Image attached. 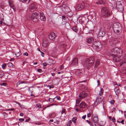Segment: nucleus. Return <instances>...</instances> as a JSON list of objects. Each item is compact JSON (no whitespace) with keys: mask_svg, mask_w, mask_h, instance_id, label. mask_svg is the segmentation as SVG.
<instances>
[{"mask_svg":"<svg viewBox=\"0 0 126 126\" xmlns=\"http://www.w3.org/2000/svg\"><path fill=\"white\" fill-rule=\"evenodd\" d=\"M96 3L98 5L104 4L105 3L104 1H103L102 0H101L98 1L97 2H96Z\"/></svg>","mask_w":126,"mask_h":126,"instance_id":"obj_25","label":"nucleus"},{"mask_svg":"<svg viewBox=\"0 0 126 126\" xmlns=\"http://www.w3.org/2000/svg\"><path fill=\"white\" fill-rule=\"evenodd\" d=\"M77 119L76 117H74L72 119V121L74 123H75Z\"/></svg>","mask_w":126,"mask_h":126,"instance_id":"obj_36","label":"nucleus"},{"mask_svg":"<svg viewBox=\"0 0 126 126\" xmlns=\"http://www.w3.org/2000/svg\"><path fill=\"white\" fill-rule=\"evenodd\" d=\"M112 28L115 33H119L121 32L122 27L119 23H114L113 24Z\"/></svg>","mask_w":126,"mask_h":126,"instance_id":"obj_1","label":"nucleus"},{"mask_svg":"<svg viewBox=\"0 0 126 126\" xmlns=\"http://www.w3.org/2000/svg\"><path fill=\"white\" fill-rule=\"evenodd\" d=\"M20 1H22V2H26L28 0H19Z\"/></svg>","mask_w":126,"mask_h":126,"instance_id":"obj_51","label":"nucleus"},{"mask_svg":"<svg viewBox=\"0 0 126 126\" xmlns=\"http://www.w3.org/2000/svg\"><path fill=\"white\" fill-rule=\"evenodd\" d=\"M36 106L37 107L39 108H41V105L40 104H37Z\"/></svg>","mask_w":126,"mask_h":126,"instance_id":"obj_37","label":"nucleus"},{"mask_svg":"<svg viewBox=\"0 0 126 126\" xmlns=\"http://www.w3.org/2000/svg\"><path fill=\"white\" fill-rule=\"evenodd\" d=\"M87 96V94L86 93L84 92H83L80 93L79 97L81 99L86 97Z\"/></svg>","mask_w":126,"mask_h":126,"instance_id":"obj_13","label":"nucleus"},{"mask_svg":"<svg viewBox=\"0 0 126 126\" xmlns=\"http://www.w3.org/2000/svg\"><path fill=\"white\" fill-rule=\"evenodd\" d=\"M49 121L50 122H52L53 121V119H51Z\"/></svg>","mask_w":126,"mask_h":126,"instance_id":"obj_64","label":"nucleus"},{"mask_svg":"<svg viewBox=\"0 0 126 126\" xmlns=\"http://www.w3.org/2000/svg\"><path fill=\"white\" fill-rule=\"evenodd\" d=\"M70 125L69 123H68L67 124V126H70Z\"/></svg>","mask_w":126,"mask_h":126,"instance_id":"obj_63","label":"nucleus"},{"mask_svg":"<svg viewBox=\"0 0 126 126\" xmlns=\"http://www.w3.org/2000/svg\"><path fill=\"white\" fill-rule=\"evenodd\" d=\"M93 47L97 51L100 50L102 47V44L99 41H97L94 42L92 45Z\"/></svg>","mask_w":126,"mask_h":126,"instance_id":"obj_4","label":"nucleus"},{"mask_svg":"<svg viewBox=\"0 0 126 126\" xmlns=\"http://www.w3.org/2000/svg\"><path fill=\"white\" fill-rule=\"evenodd\" d=\"M101 14L105 16H109L111 15V11L107 7H103L101 9Z\"/></svg>","mask_w":126,"mask_h":126,"instance_id":"obj_3","label":"nucleus"},{"mask_svg":"<svg viewBox=\"0 0 126 126\" xmlns=\"http://www.w3.org/2000/svg\"><path fill=\"white\" fill-rule=\"evenodd\" d=\"M93 120L94 122H96L98 121V118L97 116H95L93 119Z\"/></svg>","mask_w":126,"mask_h":126,"instance_id":"obj_31","label":"nucleus"},{"mask_svg":"<svg viewBox=\"0 0 126 126\" xmlns=\"http://www.w3.org/2000/svg\"><path fill=\"white\" fill-rule=\"evenodd\" d=\"M65 27L67 28H69L70 27V25L69 23L66 22L65 23Z\"/></svg>","mask_w":126,"mask_h":126,"instance_id":"obj_28","label":"nucleus"},{"mask_svg":"<svg viewBox=\"0 0 126 126\" xmlns=\"http://www.w3.org/2000/svg\"><path fill=\"white\" fill-rule=\"evenodd\" d=\"M15 60V59L14 58H12L10 59V61H14Z\"/></svg>","mask_w":126,"mask_h":126,"instance_id":"obj_60","label":"nucleus"},{"mask_svg":"<svg viewBox=\"0 0 126 126\" xmlns=\"http://www.w3.org/2000/svg\"><path fill=\"white\" fill-rule=\"evenodd\" d=\"M105 33L103 31H100L98 33V37H103L105 34Z\"/></svg>","mask_w":126,"mask_h":126,"instance_id":"obj_16","label":"nucleus"},{"mask_svg":"<svg viewBox=\"0 0 126 126\" xmlns=\"http://www.w3.org/2000/svg\"><path fill=\"white\" fill-rule=\"evenodd\" d=\"M100 61L99 60L96 59L95 60V64L94 66V67L95 68L97 67L98 65L99 64Z\"/></svg>","mask_w":126,"mask_h":126,"instance_id":"obj_20","label":"nucleus"},{"mask_svg":"<svg viewBox=\"0 0 126 126\" xmlns=\"http://www.w3.org/2000/svg\"><path fill=\"white\" fill-rule=\"evenodd\" d=\"M111 120L113 123H114L115 121V119L114 118H112Z\"/></svg>","mask_w":126,"mask_h":126,"instance_id":"obj_39","label":"nucleus"},{"mask_svg":"<svg viewBox=\"0 0 126 126\" xmlns=\"http://www.w3.org/2000/svg\"><path fill=\"white\" fill-rule=\"evenodd\" d=\"M20 115L21 116H23V113H21L20 114Z\"/></svg>","mask_w":126,"mask_h":126,"instance_id":"obj_57","label":"nucleus"},{"mask_svg":"<svg viewBox=\"0 0 126 126\" xmlns=\"http://www.w3.org/2000/svg\"><path fill=\"white\" fill-rule=\"evenodd\" d=\"M86 104L84 102H82L79 105V107L80 108H83L86 106Z\"/></svg>","mask_w":126,"mask_h":126,"instance_id":"obj_18","label":"nucleus"},{"mask_svg":"<svg viewBox=\"0 0 126 126\" xmlns=\"http://www.w3.org/2000/svg\"><path fill=\"white\" fill-rule=\"evenodd\" d=\"M86 121L87 122H88L89 124H90L91 123V122L90 121H89L88 120H86Z\"/></svg>","mask_w":126,"mask_h":126,"instance_id":"obj_61","label":"nucleus"},{"mask_svg":"<svg viewBox=\"0 0 126 126\" xmlns=\"http://www.w3.org/2000/svg\"><path fill=\"white\" fill-rule=\"evenodd\" d=\"M55 116V113H53V114H51V115H49V118H52L53 117H54Z\"/></svg>","mask_w":126,"mask_h":126,"instance_id":"obj_34","label":"nucleus"},{"mask_svg":"<svg viewBox=\"0 0 126 126\" xmlns=\"http://www.w3.org/2000/svg\"><path fill=\"white\" fill-rule=\"evenodd\" d=\"M54 87V86L52 85H51L50 86H49V87L50 89L51 88H53Z\"/></svg>","mask_w":126,"mask_h":126,"instance_id":"obj_52","label":"nucleus"},{"mask_svg":"<svg viewBox=\"0 0 126 126\" xmlns=\"http://www.w3.org/2000/svg\"><path fill=\"white\" fill-rule=\"evenodd\" d=\"M91 114L90 113H89L87 114V117H90L91 116Z\"/></svg>","mask_w":126,"mask_h":126,"instance_id":"obj_45","label":"nucleus"},{"mask_svg":"<svg viewBox=\"0 0 126 126\" xmlns=\"http://www.w3.org/2000/svg\"><path fill=\"white\" fill-rule=\"evenodd\" d=\"M78 63V59L76 58H74L72 62V64L73 65H77Z\"/></svg>","mask_w":126,"mask_h":126,"instance_id":"obj_15","label":"nucleus"},{"mask_svg":"<svg viewBox=\"0 0 126 126\" xmlns=\"http://www.w3.org/2000/svg\"><path fill=\"white\" fill-rule=\"evenodd\" d=\"M6 83H3L1 84V85L3 86H6Z\"/></svg>","mask_w":126,"mask_h":126,"instance_id":"obj_43","label":"nucleus"},{"mask_svg":"<svg viewBox=\"0 0 126 126\" xmlns=\"http://www.w3.org/2000/svg\"><path fill=\"white\" fill-rule=\"evenodd\" d=\"M102 99L101 98L98 97L96 99L95 102H94L95 105H97L102 100Z\"/></svg>","mask_w":126,"mask_h":126,"instance_id":"obj_14","label":"nucleus"},{"mask_svg":"<svg viewBox=\"0 0 126 126\" xmlns=\"http://www.w3.org/2000/svg\"><path fill=\"white\" fill-rule=\"evenodd\" d=\"M115 89L116 90L115 91L116 95L118 96L120 92V91L118 88H115Z\"/></svg>","mask_w":126,"mask_h":126,"instance_id":"obj_23","label":"nucleus"},{"mask_svg":"<svg viewBox=\"0 0 126 126\" xmlns=\"http://www.w3.org/2000/svg\"><path fill=\"white\" fill-rule=\"evenodd\" d=\"M65 16L63 15L62 16V18H63V19L65 20Z\"/></svg>","mask_w":126,"mask_h":126,"instance_id":"obj_55","label":"nucleus"},{"mask_svg":"<svg viewBox=\"0 0 126 126\" xmlns=\"http://www.w3.org/2000/svg\"><path fill=\"white\" fill-rule=\"evenodd\" d=\"M76 111H80V110L79 109L77 108L76 109Z\"/></svg>","mask_w":126,"mask_h":126,"instance_id":"obj_56","label":"nucleus"},{"mask_svg":"<svg viewBox=\"0 0 126 126\" xmlns=\"http://www.w3.org/2000/svg\"><path fill=\"white\" fill-rule=\"evenodd\" d=\"M24 55L27 56L28 55V54L27 52H25L24 54Z\"/></svg>","mask_w":126,"mask_h":126,"instance_id":"obj_47","label":"nucleus"},{"mask_svg":"<svg viewBox=\"0 0 126 126\" xmlns=\"http://www.w3.org/2000/svg\"><path fill=\"white\" fill-rule=\"evenodd\" d=\"M19 120L20 121H23L24 120V119L23 118H20Z\"/></svg>","mask_w":126,"mask_h":126,"instance_id":"obj_48","label":"nucleus"},{"mask_svg":"<svg viewBox=\"0 0 126 126\" xmlns=\"http://www.w3.org/2000/svg\"><path fill=\"white\" fill-rule=\"evenodd\" d=\"M116 7L118 11L120 12H122L124 10L123 6L119 2L116 3Z\"/></svg>","mask_w":126,"mask_h":126,"instance_id":"obj_7","label":"nucleus"},{"mask_svg":"<svg viewBox=\"0 0 126 126\" xmlns=\"http://www.w3.org/2000/svg\"><path fill=\"white\" fill-rule=\"evenodd\" d=\"M79 21L80 22V23L81 24H82L83 23V21L82 20L81 18L79 19Z\"/></svg>","mask_w":126,"mask_h":126,"instance_id":"obj_40","label":"nucleus"},{"mask_svg":"<svg viewBox=\"0 0 126 126\" xmlns=\"http://www.w3.org/2000/svg\"><path fill=\"white\" fill-rule=\"evenodd\" d=\"M6 64L5 63H3L2 65V68L3 69H4L5 68Z\"/></svg>","mask_w":126,"mask_h":126,"instance_id":"obj_35","label":"nucleus"},{"mask_svg":"<svg viewBox=\"0 0 126 126\" xmlns=\"http://www.w3.org/2000/svg\"><path fill=\"white\" fill-rule=\"evenodd\" d=\"M9 5L11 7H12L14 10V5L13 3V2H10V1H9Z\"/></svg>","mask_w":126,"mask_h":126,"instance_id":"obj_24","label":"nucleus"},{"mask_svg":"<svg viewBox=\"0 0 126 126\" xmlns=\"http://www.w3.org/2000/svg\"><path fill=\"white\" fill-rule=\"evenodd\" d=\"M49 44V41L47 38H43L42 41V46L44 47H46Z\"/></svg>","mask_w":126,"mask_h":126,"instance_id":"obj_8","label":"nucleus"},{"mask_svg":"<svg viewBox=\"0 0 126 126\" xmlns=\"http://www.w3.org/2000/svg\"><path fill=\"white\" fill-rule=\"evenodd\" d=\"M40 19L41 20L43 21H45L46 20L45 16L43 13H41L40 14Z\"/></svg>","mask_w":126,"mask_h":126,"instance_id":"obj_17","label":"nucleus"},{"mask_svg":"<svg viewBox=\"0 0 126 126\" xmlns=\"http://www.w3.org/2000/svg\"><path fill=\"white\" fill-rule=\"evenodd\" d=\"M75 73L76 75L77 76H79L82 74V73L79 70H77L76 71Z\"/></svg>","mask_w":126,"mask_h":126,"instance_id":"obj_22","label":"nucleus"},{"mask_svg":"<svg viewBox=\"0 0 126 126\" xmlns=\"http://www.w3.org/2000/svg\"><path fill=\"white\" fill-rule=\"evenodd\" d=\"M39 17V14L37 13H32L31 16V19L34 22H36L38 21Z\"/></svg>","mask_w":126,"mask_h":126,"instance_id":"obj_5","label":"nucleus"},{"mask_svg":"<svg viewBox=\"0 0 126 126\" xmlns=\"http://www.w3.org/2000/svg\"><path fill=\"white\" fill-rule=\"evenodd\" d=\"M37 71L40 73H41L42 72V70L40 69H37Z\"/></svg>","mask_w":126,"mask_h":126,"instance_id":"obj_38","label":"nucleus"},{"mask_svg":"<svg viewBox=\"0 0 126 126\" xmlns=\"http://www.w3.org/2000/svg\"><path fill=\"white\" fill-rule=\"evenodd\" d=\"M40 52L41 53V55H42V56L43 57H44V53L43 52H42V51H40Z\"/></svg>","mask_w":126,"mask_h":126,"instance_id":"obj_42","label":"nucleus"},{"mask_svg":"<svg viewBox=\"0 0 126 126\" xmlns=\"http://www.w3.org/2000/svg\"><path fill=\"white\" fill-rule=\"evenodd\" d=\"M30 120V118H28V119H27L25 121V122H28Z\"/></svg>","mask_w":126,"mask_h":126,"instance_id":"obj_44","label":"nucleus"},{"mask_svg":"<svg viewBox=\"0 0 126 126\" xmlns=\"http://www.w3.org/2000/svg\"><path fill=\"white\" fill-rule=\"evenodd\" d=\"M63 66H61L60 67V69H63Z\"/></svg>","mask_w":126,"mask_h":126,"instance_id":"obj_58","label":"nucleus"},{"mask_svg":"<svg viewBox=\"0 0 126 126\" xmlns=\"http://www.w3.org/2000/svg\"><path fill=\"white\" fill-rule=\"evenodd\" d=\"M126 63V54L125 55V56L124 58V61L121 62L120 63V64L121 65H122L123 63Z\"/></svg>","mask_w":126,"mask_h":126,"instance_id":"obj_21","label":"nucleus"},{"mask_svg":"<svg viewBox=\"0 0 126 126\" xmlns=\"http://www.w3.org/2000/svg\"><path fill=\"white\" fill-rule=\"evenodd\" d=\"M124 120H122L121 122V123L123 124H124Z\"/></svg>","mask_w":126,"mask_h":126,"instance_id":"obj_54","label":"nucleus"},{"mask_svg":"<svg viewBox=\"0 0 126 126\" xmlns=\"http://www.w3.org/2000/svg\"><path fill=\"white\" fill-rule=\"evenodd\" d=\"M65 109H63L62 110V112H61L62 114L63 113H65Z\"/></svg>","mask_w":126,"mask_h":126,"instance_id":"obj_41","label":"nucleus"},{"mask_svg":"<svg viewBox=\"0 0 126 126\" xmlns=\"http://www.w3.org/2000/svg\"><path fill=\"white\" fill-rule=\"evenodd\" d=\"M47 65V63H43V65L45 66H46Z\"/></svg>","mask_w":126,"mask_h":126,"instance_id":"obj_46","label":"nucleus"},{"mask_svg":"<svg viewBox=\"0 0 126 126\" xmlns=\"http://www.w3.org/2000/svg\"><path fill=\"white\" fill-rule=\"evenodd\" d=\"M113 55V60L114 61L116 62H118L120 61V58L118 55L117 54H112Z\"/></svg>","mask_w":126,"mask_h":126,"instance_id":"obj_11","label":"nucleus"},{"mask_svg":"<svg viewBox=\"0 0 126 126\" xmlns=\"http://www.w3.org/2000/svg\"><path fill=\"white\" fill-rule=\"evenodd\" d=\"M21 52L20 51H19V52H17L15 53V55L17 57L19 56Z\"/></svg>","mask_w":126,"mask_h":126,"instance_id":"obj_33","label":"nucleus"},{"mask_svg":"<svg viewBox=\"0 0 126 126\" xmlns=\"http://www.w3.org/2000/svg\"><path fill=\"white\" fill-rule=\"evenodd\" d=\"M55 34L54 32L50 33L48 35V37L50 40H54L56 37Z\"/></svg>","mask_w":126,"mask_h":126,"instance_id":"obj_10","label":"nucleus"},{"mask_svg":"<svg viewBox=\"0 0 126 126\" xmlns=\"http://www.w3.org/2000/svg\"><path fill=\"white\" fill-rule=\"evenodd\" d=\"M94 59L93 58H91L87 59L84 62V66L88 69L89 67L91 66L93 64Z\"/></svg>","mask_w":126,"mask_h":126,"instance_id":"obj_2","label":"nucleus"},{"mask_svg":"<svg viewBox=\"0 0 126 126\" xmlns=\"http://www.w3.org/2000/svg\"><path fill=\"white\" fill-rule=\"evenodd\" d=\"M108 101L110 103V104H113L115 102L114 100L113 99L109 100Z\"/></svg>","mask_w":126,"mask_h":126,"instance_id":"obj_30","label":"nucleus"},{"mask_svg":"<svg viewBox=\"0 0 126 126\" xmlns=\"http://www.w3.org/2000/svg\"><path fill=\"white\" fill-rule=\"evenodd\" d=\"M36 9V6L34 4H32L30 6V11L33 12L35 11Z\"/></svg>","mask_w":126,"mask_h":126,"instance_id":"obj_12","label":"nucleus"},{"mask_svg":"<svg viewBox=\"0 0 126 126\" xmlns=\"http://www.w3.org/2000/svg\"><path fill=\"white\" fill-rule=\"evenodd\" d=\"M57 99L58 100H59L60 99V97H58L57 98Z\"/></svg>","mask_w":126,"mask_h":126,"instance_id":"obj_62","label":"nucleus"},{"mask_svg":"<svg viewBox=\"0 0 126 126\" xmlns=\"http://www.w3.org/2000/svg\"><path fill=\"white\" fill-rule=\"evenodd\" d=\"M54 123L58 124L59 123V121L58 120H57L54 122Z\"/></svg>","mask_w":126,"mask_h":126,"instance_id":"obj_50","label":"nucleus"},{"mask_svg":"<svg viewBox=\"0 0 126 126\" xmlns=\"http://www.w3.org/2000/svg\"><path fill=\"white\" fill-rule=\"evenodd\" d=\"M93 41V39L92 37H90L87 39V42L89 43H91Z\"/></svg>","mask_w":126,"mask_h":126,"instance_id":"obj_19","label":"nucleus"},{"mask_svg":"<svg viewBox=\"0 0 126 126\" xmlns=\"http://www.w3.org/2000/svg\"><path fill=\"white\" fill-rule=\"evenodd\" d=\"M72 30L75 32H77L78 30L77 27L76 26L74 27L73 28Z\"/></svg>","mask_w":126,"mask_h":126,"instance_id":"obj_32","label":"nucleus"},{"mask_svg":"<svg viewBox=\"0 0 126 126\" xmlns=\"http://www.w3.org/2000/svg\"><path fill=\"white\" fill-rule=\"evenodd\" d=\"M7 64L8 66L11 68L13 67L14 66L13 64L11 62L8 63Z\"/></svg>","mask_w":126,"mask_h":126,"instance_id":"obj_26","label":"nucleus"},{"mask_svg":"<svg viewBox=\"0 0 126 126\" xmlns=\"http://www.w3.org/2000/svg\"><path fill=\"white\" fill-rule=\"evenodd\" d=\"M103 90L102 88H101L100 89V91L99 92V94L100 95H102L103 94Z\"/></svg>","mask_w":126,"mask_h":126,"instance_id":"obj_27","label":"nucleus"},{"mask_svg":"<svg viewBox=\"0 0 126 126\" xmlns=\"http://www.w3.org/2000/svg\"><path fill=\"white\" fill-rule=\"evenodd\" d=\"M112 54H116V53H119L121 54L122 53V50L119 48L115 47L113 48L111 50Z\"/></svg>","mask_w":126,"mask_h":126,"instance_id":"obj_6","label":"nucleus"},{"mask_svg":"<svg viewBox=\"0 0 126 126\" xmlns=\"http://www.w3.org/2000/svg\"><path fill=\"white\" fill-rule=\"evenodd\" d=\"M54 61L52 59H49V63L50 64H53L54 63Z\"/></svg>","mask_w":126,"mask_h":126,"instance_id":"obj_29","label":"nucleus"},{"mask_svg":"<svg viewBox=\"0 0 126 126\" xmlns=\"http://www.w3.org/2000/svg\"><path fill=\"white\" fill-rule=\"evenodd\" d=\"M88 5L87 4H85L84 3L80 4L78 5L77 6L76 9L80 11L83 9L85 6H86L88 7Z\"/></svg>","mask_w":126,"mask_h":126,"instance_id":"obj_9","label":"nucleus"},{"mask_svg":"<svg viewBox=\"0 0 126 126\" xmlns=\"http://www.w3.org/2000/svg\"><path fill=\"white\" fill-rule=\"evenodd\" d=\"M116 43V42H115L114 41H113L112 40L111 41V42L110 43L111 44H112V43H113V44L114 43V44Z\"/></svg>","mask_w":126,"mask_h":126,"instance_id":"obj_53","label":"nucleus"},{"mask_svg":"<svg viewBox=\"0 0 126 126\" xmlns=\"http://www.w3.org/2000/svg\"><path fill=\"white\" fill-rule=\"evenodd\" d=\"M86 117V115H84L82 117V118L83 119H85Z\"/></svg>","mask_w":126,"mask_h":126,"instance_id":"obj_49","label":"nucleus"},{"mask_svg":"<svg viewBox=\"0 0 126 126\" xmlns=\"http://www.w3.org/2000/svg\"><path fill=\"white\" fill-rule=\"evenodd\" d=\"M30 88H29L28 89V91H29L31 93H32V91H31L30 89Z\"/></svg>","mask_w":126,"mask_h":126,"instance_id":"obj_59","label":"nucleus"}]
</instances>
